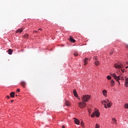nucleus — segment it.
I'll list each match as a JSON object with an SVG mask.
<instances>
[{
	"label": "nucleus",
	"instance_id": "nucleus-1",
	"mask_svg": "<svg viewBox=\"0 0 128 128\" xmlns=\"http://www.w3.org/2000/svg\"><path fill=\"white\" fill-rule=\"evenodd\" d=\"M102 104H104V108H110L112 106V104L108 100H104V102H102Z\"/></svg>",
	"mask_w": 128,
	"mask_h": 128
},
{
	"label": "nucleus",
	"instance_id": "nucleus-2",
	"mask_svg": "<svg viewBox=\"0 0 128 128\" xmlns=\"http://www.w3.org/2000/svg\"><path fill=\"white\" fill-rule=\"evenodd\" d=\"M90 96L89 95L84 96L82 98V102H88V100H90Z\"/></svg>",
	"mask_w": 128,
	"mask_h": 128
},
{
	"label": "nucleus",
	"instance_id": "nucleus-3",
	"mask_svg": "<svg viewBox=\"0 0 128 128\" xmlns=\"http://www.w3.org/2000/svg\"><path fill=\"white\" fill-rule=\"evenodd\" d=\"M112 76V78H114L115 79V80L118 82L119 84H120V81L118 80H120V76H117L116 74V73H114L113 74H111Z\"/></svg>",
	"mask_w": 128,
	"mask_h": 128
},
{
	"label": "nucleus",
	"instance_id": "nucleus-4",
	"mask_svg": "<svg viewBox=\"0 0 128 128\" xmlns=\"http://www.w3.org/2000/svg\"><path fill=\"white\" fill-rule=\"evenodd\" d=\"M78 106L80 108H84L86 106V102L82 101V102L78 103Z\"/></svg>",
	"mask_w": 128,
	"mask_h": 128
},
{
	"label": "nucleus",
	"instance_id": "nucleus-5",
	"mask_svg": "<svg viewBox=\"0 0 128 128\" xmlns=\"http://www.w3.org/2000/svg\"><path fill=\"white\" fill-rule=\"evenodd\" d=\"M94 116H96V118H98V116H100V113L98 112V110H96L92 113L91 118H94Z\"/></svg>",
	"mask_w": 128,
	"mask_h": 128
},
{
	"label": "nucleus",
	"instance_id": "nucleus-6",
	"mask_svg": "<svg viewBox=\"0 0 128 128\" xmlns=\"http://www.w3.org/2000/svg\"><path fill=\"white\" fill-rule=\"evenodd\" d=\"M114 66L115 68H122L124 65L122 64H114Z\"/></svg>",
	"mask_w": 128,
	"mask_h": 128
},
{
	"label": "nucleus",
	"instance_id": "nucleus-7",
	"mask_svg": "<svg viewBox=\"0 0 128 128\" xmlns=\"http://www.w3.org/2000/svg\"><path fill=\"white\" fill-rule=\"evenodd\" d=\"M74 122L76 124H80V120H78L76 118H74Z\"/></svg>",
	"mask_w": 128,
	"mask_h": 128
},
{
	"label": "nucleus",
	"instance_id": "nucleus-8",
	"mask_svg": "<svg viewBox=\"0 0 128 128\" xmlns=\"http://www.w3.org/2000/svg\"><path fill=\"white\" fill-rule=\"evenodd\" d=\"M112 123L113 124H116V120L114 118H112Z\"/></svg>",
	"mask_w": 128,
	"mask_h": 128
},
{
	"label": "nucleus",
	"instance_id": "nucleus-9",
	"mask_svg": "<svg viewBox=\"0 0 128 128\" xmlns=\"http://www.w3.org/2000/svg\"><path fill=\"white\" fill-rule=\"evenodd\" d=\"M20 84L22 86H23V88H24V86H26V83L24 81H22Z\"/></svg>",
	"mask_w": 128,
	"mask_h": 128
},
{
	"label": "nucleus",
	"instance_id": "nucleus-10",
	"mask_svg": "<svg viewBox=\"0 0 128 128\" xmlns=\"http://www.w3.org/2000/svg\"><path fill=\"white\" fill-rule=\"evenodd\" d=\"M65 104L67 106H70V102L66 100L65 101Z\"/></svg>",
	"mask_w": 128,
	"mask_h": 128
},
{
	"label": "nucleus",
	"instance_id": "nucleus-11",
	"mask_svg": "<svg viewBox=\"0 0 128 128\" xmlns=\"http://www.w3.org/2000/svg\"><path fill=\"white\" fill-rule=\"evenodd\" d=\"M70 40L72 42H76V40L74 39L72 36H70Z\"/></svg>",
	"mask_w": 128,
	"mask_h": 128
},
{
	"label": "nucleus",
	"instance_id": "nucleus-12",
	"mask_svg": "<svg viewBox=\"0 0 128 128\" xmlns=\"http://www.w3.org/2000/svg\"><path fill=\"white\" fill-rule=\"evenodd\" d=\"M12 52H14V50H12V49H9L8 50V54H12Z\"/></svg>",
	"mask_w": 128,
	"mask_h": 128
},
{
	"label": "nucleus",
	"instance_id": "nucleus-13",
	"mask_svg": "<svg viewBox=\"0 0 128 128\" xmlns=\"http://www.w3.org/2000/svg\"><path fill=\"white\" fill-rule=\"evenodd\" d=\"M125 84L126 86V88H128V78H126L125 80Z\"/></svg>",
	"mask_w": 128,
	"mask_h": 128
},
{
	"label": "nucleus",
	"instance_id": "nucleus-14",
	"mask_svg": "<svg viewBox=\"0 0 128 128\" xmlns=\"http://www.w3.org/2000/svg\"><path fill=\"white\" fill-rule=\"evenodd\" d=\"M88 58H85L84 60V66H86V64H88Z\"/></svg>",
	"mask_w": 128,
	"mask_h": 128
},
{
	"label": "nucleus",
	"instance_id": "nucleus-15",
	"mask_svg": "<svg viewBox=\"0 0 128 128\" xmlns=\"http://www.w3.org/2000/svg\"><path fill=\"white\" fill-rule=\"evenodd\" d=\"M73 94L74 96H76V98H77L78 96V93L76 92V90H74L73 91Z\"/></svg>",
	"mask_w": 128,
	"mask_h": 128
},
{
	"label": "nucleus",
	"instance_id": "nucleus-16",
	"mask_svg": "<svg viewBox=\"0 0 128 128\" xmlns=\"http://www.w3.org/2000/svg\"><path fill=\"white\" fill-rule=\"evenodd\" d=\"M22 32V29H18L16 32V34H18V32Z\"/></svg>",
	"mask_w": 128,
	"mask_h": 128
},
{
	"label": "nucleus",
	"instance_id": "nucleus-17",
	"mask_svg": "<svg viewBox=\"0 0 128 128\" xmlns=\"http://www.w3.org/2000/svg\"><path fill=\"white\" fill-rule=\"evenodd\" d=\"M10 96L11 98H14V92H12L10 93Z\"/></svg>",
	"mask_w": 128,
	"mask_h": 128
},
{
	"label": "nucleus",
	"instance_id": "nucleus-18",
	"mask_svg": "<svg viewBox=\"0 0 128 128\" xmlns=\"http://www.w3.org/2000/svg\"><path fill=\"white\" fill-rule=\"evenodd\" d=\"M110 84H111V86H114L115 84H114V80H112L110 82Z\"/></svg>",
	"mask_w": 128,
	"mask_h": 128
},
{
	"label": "nucleus",
	"instance_id": "nucleus-19",
	"mask_svg": "<svg viewBox=\"0 0 128 128\" xmlns=\"http://www.w3.org/2000/svg\"><path fill=\"white\" fill-rule=\"evenodd\" d=\"M102 94L104 96H106V90H104L102 92Z\"/></svg>",
	"mask_w": 128,
	"mask_h": 128
},
{
	"label": "nucleus",
	"instance_id": "nucleus-20",
	"mask_svg": "<svg viewBox=\"0 0 128 128\" xmlns=\"http://www.w3.org/2000/svg\"><path fill=\"white\" fill-rule=\"evenodd\" d=\"M96 66H98L100 64V62L98 60H96L94 62Z\"/></svg>",
	"mask_w": 128,
	"mask_h": 128
},
{
	"label": "nucleus",
	"instance_id": "nucleus-21",
	"mask_svg": "<svg viewBox=\"0 0 128 128\" xmlns=\"http://www.w3.org/2000/svg\"><path fill=\"white\" fill-rule=\"evenodd\" d=\"M74 56H78V53L77 52H74Z\"/></svg>",
	"mask_w": 128,
	"mask_h": 128
},
{
	"label": "nucleus",
	"instance_id": "nucleus-22",
	"mask_svg": "<svg viewBox=\"0 0 128 128\" xmlns=\"http://www.w3.org/2000/svg\"><path fill=\"white\" fill-rule=\"evenodd\" d=\"M24 38H28V34H25L24 35Z\"/></svg>",
	"mask_w": 128,
	"mask_h": 128
},
{
	"label": "nucleus",
	"instance_id": "nucleus-23",
	"mask_svg": "<svg viewBox=\"0 0 128 128\" xmlns=\"http://www.w3.org/2000/svg\"><path fill=\"white\" fill-rule=\"evenodd\" d=\"M100 125L98 124H96L95 126V128H100Z\"/></svg>",
	"mask_w": 128,
	"mask_h": 128
},
{
	"label": "nucleus",
	"instance_id": "nucleus-24",
	"mask_svg": "<svg viewBox=\"0 0 128 128\" xmlns=\"http://www.w3.org/2000/svg\"><path fill=\"white\" fill-rule=\"evenodd\" d=\"M107 78H108V80H112V76H107Z\"/></svg>",
	"mask_w": 128,
	"mask_h": 128
},
{
	"label": "nucleus",
	"instance_id": "nucleus-25",
	"mask_svg": "<svg viewBox=\"0 0 128 128\" xmlns=\"http://www.w3.org/2000/svg\"><path fill=\"white\" fill-rule=\"evenodd\" d=\"M126 108H128V104H126L124 105Z\"/></svg>",
	"mask_w": 128,
	"mask_h": 128
},
{
	"label": "nucleus",
	"instance_id": "nucleus-26",
	"mask_svg": "<svg viewBox=\"0 0 128 128\" xmlns=\"http://www.w3.org/2000/svg\"><path fill=\"white\" fill-rule=\"evenodd\" d=\"M16 92H20V89H17Z\"/></svg>",
	"mask_w": 128,
	"mask_h": 128
},
{
	"label": "nucleus",
	"instance_id": "nucleus-27",
	"mask_svg": "<svg viewBox=\"0 0 128 128\" xmlns=\"http://www.w3.org/2000/svg\"><path fill=\"white\" fill-rule=\"evenodd\" d=\"M94 59L95 60H98V58L96 57V56H94Z\"/></svg>",
	"mask_w": 128,
	"mask_h": 128
},
{
	"label": "nucleus",
	"instance_id": "nucleus-28",
	"mask_svg": "<svg viewBox=\"0 0 128 128\" xmlns=\"http://www.w3.org/2000/svg\"><path fill=\"white\" fill-rule=\"evenodd\" d=\"M80 124H81V126H84V122H81Z\"/></svg>",
	"mask_w": 128,
	"mask_h": 128
},
{
	"label": "nucleus",
	"instance_id": "nucleus-29",
	"mask_svg": "<svg viewBox=\"0 0 128 128\" xmlns=\"http://www.w3.org/2000/svg\"><path fill=\"white\" fill-rule=\"evenodd\" d=\"M125 46H126V48H128V44H125Z\"/></svg>",
	"mask_w": 128,
	"mask_h": 128
},
{
	"label": "nucleus",
	"instance_id": "nucleus-30",
	"mask_svg": "<svg viewBox=\"0 0 128 128\" xmlns=\"http://www.w3.org/2000/svg\"><path fill=\"white\" fill-rule=\"evenodd\" d=\"M6 98H10V96H6Z\"/></svg>",
	"mask_w": 128,
	"mask_h": 128
},
{
	"label": "nucleus",
	"instance_id": "nucleus-31",
	"mask_svg": "<svg viewBox=\"0 0 128 128\" xmlns=\"http://www.w3.org/2000/svg\"><path fill=\"white\" fill-rule=\"evenodd\" d=\"M62 128H64V126L62 125Z\"/></svg>",
	"mask_w": 128,
	"mask_h": 128
},
{
	"label": "nucleus",
	"instance_id": "nucleus-32",
	"mask_svg": "<svg viewBox=\"0 0 128 128\" xmlns=\"http://www.w3.org/2000/svg\"><path fill=\"white\" fill-rule=\"evenodd\" d=\"M42 30V28H39V29H38V30Z\"/></svg>",
	"mask_w": 128,
	"mask_h": 128
},
{
	"label": "nucleus",
	"instance_id": "nucleus-33",
	"mask_svg": "<svg viewBox=\"0 0 128 128\" xmlns=\"http://www.w3.org/2000/svg\"><path fill=\"white\" fill-rule=\"evenodd\" d=\"M34 32L36 33L38 32V31H34Z\"/></svg>",
	"mask_w": 128,
	"mask_h": 128
},
{
	"label": "nucleus",
	"instance_id": "nucleus-34",
	"mask_svg": "<svg viewBox=\"0 0 128 128\" xmlns=\"http://www.w3.org/2000/svg\"><path fill=\"white\" fill-rule=\"evenodd\" d=\"M126 64H128V62H126Z\"/></svg>",
	"mask_w": 128,
	"mask_h": 128
},
{
	"label": "nucleus",
	"instance_id": "nucleus-35",
	"mask_svg": "<svg viewBox=\"0 0 128 128\" xmlns=\"http://www.w3.org/2000/svg\"><path fill=\"white\" fill-rule=\"evenodd\" d=\"M11 102H14V100H11Z\"/></svg>",
	"mask_w": 128,
	"mask_h": 128
},
{
	"label": "nucleus",
	"instance_id": "nucleus-36",
	"mask_svg": "<svg viewBox=\"0 0 128 128\" xmlns=\"http://www.w3.org/2000/svg\"><path fill=\"white\" fill-rule=\"evenodd\" d=\"M128 68V66H127L126 67V68Z\"/></svg>",
	"mask_w": 128,
	"mask_h": 128
},
{
	"label": "nucleus",
	"instance_id": "nucleus-37",
	"mask_svg": "<svg viewBox=\"0 0 128 128\" xmlns=\"http://www.w3.org/2000/svg\"><path fill=\"white\" fill-rule=\"evenodd\" d=\"M16 96H18V94H16Z\"/></svg>",
	"mask_w": 128,
	"mask_h": 128
},
{
	"label": "nucleus",
	"instance_id": "nucleus-38",
	"mask_svg": "<svg viewBox=\"0 0 128 128\" xmlns=\"http://www.w3.org/2000/svg\"><path fill=\"white\" fill-rule=\"evenodd\" d=\"M122 72H124V70H123Z\"/></svg>",
	"mask_w": 128,
	"mask_h": 128
},
{
	"label": "nucleus",
	"instance_id": "nucleus-39",
	"mask_svg": "<svg viewBox=\"0 0 128 128\" xmlns=\"http://www.w3.org/2000/svg\"><path fill=\"white\" fill-rule=\"evenodd\" d=\"M122 72H124V70H123Z\"/></svg>",
	"mask_w": 128,
	"mask_h": 128
}]
</instances>
